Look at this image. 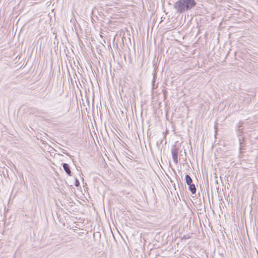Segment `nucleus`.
Returning <instances> with one entry per match:
<instances>
[{
	"label": "nucleus",
	"mask_w": 258,
	"mask_h": 258,
	"mask_svg": "<svg viewBox=\"0 0 258 258\" xmlns=\"http://www.w3.org/2000/svg\"><path fill=\"white\" fill-rule=\"evenodd\" d=\"M196 5L195 0H179L175 3L174 8L177 13H182L191 9Z\"/></svg>",
	"instance_id": "nucleus-1"
},
{
	"label": "nucleus",
	"mask_w": 258,
	"mask_h": 258,
	"mask_svg": "<svg viewBox=\"0 0 258 258\" xmlns=\"http://www.w3.org/2000/svg\"><path fill=\"white\" fill-rule=\"evenodd\" d=\"M172 159L175 164L178 163V152L176 149H172L171 151Z\"/></svg>",
	"instance_id": "nucleus-2"
},
{
	"label": "nucleus",
	"mask_w": 258,
	"mask_h": 258,
	"mask_svg": "<svg viewBox=\"0 0 258 258\" xmlns=\"http://www.w3.org/2000/svg\"><path fill=\"white\" fill-rule=\"evenodd\" d=\"M63 168L64 170H65V171L66 172V173L68 175H71V170L70 169L69 165L67 163H64L63 164Z\"/></svg>",
	"instance_id": "nucleus-3"
},
{
	"label": "nucleus",
	"mask_w": 258,
	"mask_h": 258,
	"mask_svg": "<svg viewBox=\"0 0 258 258\" xmlns=\"http://www.w3.org/2000/svg\"><path fill=\"white\" fill-rule=\"evenodd\" d=\"M185 180L186 182L188 185L192 184V179L191 177L188 175H186L185 176Z\"/></svg>",
	"instance_id": "nucleus-4"
},
{
	"label": "nucleus",
	"mask_w": 258,
	"mask_h": 258,
	"mask_svg": "<svg viewBox=\"0 0 258 258\" xmlns=\"http://www.w3.org/2000/svg\"><path fill=\"white\" fill-rule=\"evenodd\" d=\"M188 186H189V190L191 191V192L192 194H195L196 191V188L195 185L194 184H191L189 185Z\"/></svg>",
	"instance_id": "nucleus-5"
},
{
	"label": "nucleus",
	"mask_w": 258,
	"mask_h": 258,
	"mask_svg": "<svg viewBox=\"0 0 258 258\" xmlns=\"http://www.w3.org/2000/svg\"><path fill=\"white\" fill-rule=\"evenodd\" d=\"M75 186H78L79 185H80V182L79 181V180L76 179V180H75Z\"/></svg>",
	"instance_id": "nucleus-6"
}]
</instances>
